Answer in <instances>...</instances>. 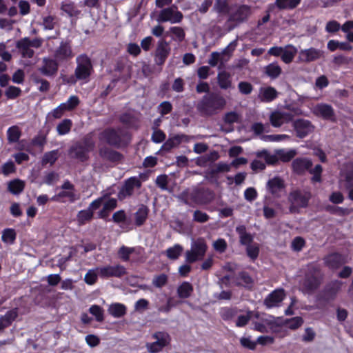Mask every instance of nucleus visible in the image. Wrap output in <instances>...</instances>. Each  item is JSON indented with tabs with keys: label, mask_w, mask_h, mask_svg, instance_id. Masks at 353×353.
<instances>
[{
	"label": "nucleus",
	"mask_w": 353,
	"mask_h": 353,
	"mask_svg": "<svg viewBox=\"0 0 353 353\" xmlns=\"http://www.w3.org/2000/svg\"><path fill=\"white\" fill-rule=\"evenodd\" d=\"M98 271H99V276L102 278L121 277L126 274L125 268L121 265L98 267Z\"/></svg>",
	"instance_id": "2eb2a0df"
},
{
	"label": "nucleus",
	"mask_w": 353,
	"mask_h": 353,
	"mask_svg": "<svg viewBox=\"0 0 353 353\" xmlns=\"http://www.w3.org/2000/svg\"><path fill=\"white\" fill-rule=\"evenodd\" d=\"M183 250V248L181 245L175 244L166 250V256L170 259L176 260L181 254Z\"/></svg>",
	"instance_id": "e433bc0d"
},
{
	"label": "nucleus",
	"mask_w": 353,
	"mask_h": 353,
	"mask_svg": "<svg viewBox=\"0 0 353 353\" xmlns=\"http://www.w3.org/2000/svg\"><path fill=\"white\" fill-rule=\"evenodd\" d=\"M151 139L153 142L159 143L165 139V134L161 130L155 129L152 134Z\"/></svg>",
	"instance_id": "0e129e2a"
},
{
	"label": "nucleus",
	"mask_w": 353,
	"mask_h": 353,
	"mask_svg": "<svg viewBox=\"0 0 353 353\" xmlns=\"http://www.w3.org/2000/svg\"><path fill=\"white\" fill-rule=\"evenodd\" d=\"M267 326L269 327L272 332H278V326L274 320L269 319H264L263 323H255L254 329L261 332H268Z\"/></svg>",
	"instance_id": "4be33fe9"
},
{
	"label": "nucleus",
	"mask_w": 353,
	"mask_h": 353,
	"mask_svg": "<svg viewBox=\"0 0 353 353\" xmlns=\"http://www.w3.org/2000/svg\"><path fill=\"white\" fill-rule=\"evenodd\" d=\"M168 276L165 274H161L154 277L152 284L157 288H161L166 284Z\"/></svg>",
	"instance_id": "e2e57ef3"
},
{
	"label": "nucleus",
	"mask_w": 353,
	"mask_h": 353,
	"mask_svg": "<svg viewBox=\"0 0 353 353\" xmlns=\"http://www.w3.org/2000/svg\"><path fill=\"white\" fill-rule=\"evenodd\" d=\"M98 276H99L98 268L89 270L85 275L84 281L88 285H93L97 281Z\"/></svg>",
	"instance_id": "a18cd8bd"
},
{
	"label": "nucleus",
	"mask_w": 353,
	"mask_h": 353,
	"mask_svg": "<svg viewBox=\"0 0 353 353\" xmlns=\"http://www.w3.org/2000/svg\"><path fill=\"white\" fill-rule=\"evenodd\" d=\"M141 186V181L139 178L133 176L125 180L118 193V199L123 201L131 196L135 190H139Z\"/></svg>",
	"instance_id": "6e6552de"
},
{
	"label": "nucleus",
	"mask_w": 353,
	"mask_h": 353,
	"mask_svg": "<svg viewBox=\"0 0 353 353\" xmlns=\"http://www.w3.org/2000/svg\"><path fill=\"white\" fill-rule=\"evenodd\" d=\"M72 121L70 119H64L57 127V132L59 135L68 134L71 128Z\"/></svg>",
	"instance_id": "de8ad7c7"
},
{
	"label": "nucleus",
	"mask_w": 353,
	"mask_h": 353,
	"mask_svg": "<svg viewBox=\"0 0 353 353\" xmlns=\"http://www.w3.org/2000/svg\"><path fill=\"white\" fill-rule=\"evenodd\" d=\"M21 90L19 88L16 86H10L6 91V96L8 99H14L20 95Z\"/></svg>",
	"instance_id": "69168bd1"
},
{
	"label": "nucleus",
	"mask_w": 353,
	"mask_h": 353,
	"mask_svg": "<svg viewBox=\"0 0 353 353\" xmlns=\"http://www.w3.org/2000/svg\"><path fill=\"white\" fill-rule=\"evenodd\" d=\"M296 134L299 138H304L313 132L314 126L306 119H297L293 123Z\"/></svg>",
	"instance_id": "4468645a"
},
{
	"label": "nucleus",
	"mask_w": 353,
	"mask_h": 353,
	"mask_svg": "<svg viewBox=\"0 0 353 353\" xmlns=\"http://www.w3.org/2000/svg\"><path fill=\"white\" fill-rule=\"evenodd\" d=\"M305 243V240L302 237L296 236L292 240L291 247L294 251L299 252L304 247Z\"/></svg>",
	"instance_id": "13d9d810"
},
{
	"label": "nucleus",
	"mask_w": 353,
	"mask_h": 353,
	"mask_svg": "<svg viewBox=\"0 0 353 353\" xmlns=\"http://www.w3.org/2000/svg\"><path fill=\"white\" fill-rule=\"evenodd\" d=\"M231 165L220 162L214 165L212 170V174H217L219 172H227L230 170Z\"/></svg>",
	"instance_id": "052dcab7"
},
{
	"label": "nucleus",
	"mask_w": 353,
	"mask_h": 353,
	"mask_svg": "<svg viewBox=\"0 0 353 353\" xmlns=\"http://www.w3.org/2000/svg\"><path fill=\"white\" fill-rule=\"evenodd\" d=\"M79 103V100L77 97L76 96H71L68 100L61 103V105H64L63 108L66 110H71L74 109Z\"/></svg>",
	"instance_id": "4d7b16f0"
},
{
	"label": "nucleus",
	"mask_w": 353,
	"mask_h": 353,
	"mask_svg": "<svg viewBox=\"0 0 353 353\" xmlns=\"http://www.w3.org/2000/svg\"><path fill=\"white\" fill-rule=\"evenodd\" d=\"M261 139L267 142H280L283 141L290 140V136L287 134H271L263 135Z\"/></svg>",
	"instance_id": "ea45409f"
},
{
	"label": "nucleus",
	"mask_w": 353,
	"mask_h": 353,
	"mask_svg": "<svg viewBox=\"0 0 353 353\" xmlns=\"http://www.w3.org/2000/svg\"><path fill=\"white\" fill-rule=\"evenodd\" d=\"M283 180L279 177L275 176L268 181L267 188L269 192L274 195H277L284 188Z\"/></svg>",
	"instance_id": "5701e85b"
},
{
	"label": "nucleus",
	"mask_w": 353,
	"mask_h": 353,
	"mask_svg": "<svg viewBox=\"0 0 353 353\" xmlns=\"http://www.w3.org/2000/svg\"><path fill=\"white\" fill-rule=\"evenodd\" d=\"M16 239V232L14 229H5L2 232L1 240L6 243L12 244Z\"/></svg>",
	"instance_id": "79ce46f5"
},
{
	"label": "nucleus",
	"mask_w": 353,
	"mask_h": 353,
	"mask_svg": "<svg viewBox=\"0 0 353 353\" xmlns=\"http://www.w3.org/2000/svg\"><path fill=\"white\" fill-rule=\"evenodd\" d=\"M214 8L219 13H228L229 12V6L225 0H216Z\"/></svg>",
	"instance_id": "864d4df0"
},
{
	"label": "nucleus",
	"mask_w": 353,
	"mask_h": 353,
	"mask_svg": "<svg viewBox=\"0 0 353 353\" xmlns=\"http://www.w3.org/2000/svg\"><path fill=\"white\" fill-rule=\"evenodd\" d=\"M89 311L95 316L97 321L101 322L103 320V310L100 306L93 305L90 307Z\"/></svg>",
	"instance_id": "5fc2aeb1"
},
{
	"label": "nucleus",
	"mask_w": 353,
	"mask_h": 353,
	"mask_svg": "<svg viewBox=\"0 0 353 353\" xmlns=\"http://www.w3.org/2000/svg\"><path fill=\"white\" fill-rule=\"evenodd\" d=\"M292 119V114L283 110L273 111L270 115V123L275 128H279L282 125L290 122Z\"/></svg>",
	"instance_id": "f8f14e48"
},
{
	"label": "nucleus",
	"mask_w": 353,
	"mask_h": 353,
	"mask_svg": "<svg viewBox=\"0 0 353 353\" xmlns=\"http://www.w3.org/2000/svg\"><path fill=\"white\" fill-rule=\"evenodd\" d=\"M183 14L177 10L176 6L164 8L161 10L158 15L157 21L159 22L170 21L172 23H179L183 19Z\"/></svg>",
	"instance_id": "9d476101"
},
{
	"label": "nucleus",
	"mask_w": 353,
	"mask_h": 353,
	"mask_svg": "<svg viewBox=\"0 0 353 353\" xmlns=\"http://www.w3.org/2000/svg\"><path fill=\"white\" fill-rule=\"evenodd\" d=\"M2 173L5 176H8L16 171L14 163L12 161H8L1 166Z\"/></svg>",
	"instance_id": "680f3d73"
},
{
	"label": "nucleus",
	"mask_w": 353,
	"mask_h": 353,
	"mask_svg": "<svg viewBox=\"0 0 353 353\" xmlns=\"http://www.w3.org/2000/svg\"><path fill=\"white\" fill-rule=\"evenodd\" d=\"M207 248V244L203 239L200 238L192 241L190 249L185 252V261L192 263L202 259L205 256Z\"/></svg>",
	"instance_id": "7ed1b4c3"
},
{
	"label": "nucleus",
	"mask_w": 353,
	"mask_h": 353,
	"mask_svg": "<svg viewBox=\"0 0 353 353\" xmlns=\"http://www.w3.org/2000/svg\"><path fill=\"white\" fill-rule=\"evenodd\" d=\"M238 313L236 308L223 307L221 310L220 314L222 319L225 321L232 319Z\"/></svg>",
	"instance_id": "09e8293b"
},
{
	"label": "nucleus",
	"mask_w": 353,
	"mask_h": 353,
	"mask_svg": "<svg viewBox=\"0 0 353 353\" xmlns=\"http://www.w3.org/2000/svg\"><path fill=\"white\" fill-rule=\"evenodd\" d=\"M320 281L316 271L310 274H307L301 284V290L305 292H309L315 290L319 285Z\"/></svg>",
	"instance_id": "a211bd4d"
},
{
	"label": "nucleus",
	"mask_w": 353,
	"mask_h": 353,
	"mask_svg": "<svg viewBox=\"0 0 353 353\" xmlns=\"http://www.w3.org/2000/svg\"><path fill=\"white\" fill-rule=\"evenodd\" d=\"M285 296V291L283 289H276L265 299L264 304L268 308L278 307Z\"/></svg>",
	"instance_id": "dca6fc26"
},
{
	"label": "nucleus",
	"mask_w": 353,
	"mask_h": 353,
	"mask_svg": "<svg viewBox=\"0 0 353 353\" xmlns=\"http://www.w3.org/2000/svg\"><path fill=\"white\" fill-rule=\"evenodd\" d=\"M168 53V50L166 48V46H159L157 50V55L156 60L157 62L159 64L163 63L165 57H167Z\"/></svg>",
	"instance_id": "3c124183"
},
{
	"label": "nucleus",
	"mask_w": 353,
	"mask_h": 353,
	"mask_svg": "<svg viewBox=\"0 0 353 353\" xmlns=\"http://www.w3.org/2000/svg\"><path fill=\"white\" fill-rule=\"evenodd\" d=\"M58 158V151L52 150L44 154L42 158V165L50 164L52 165L57 161Z\"/></svg>",
	"instance_id": "37998d69"
},
{
	"label": "nucleus",
	"mask_w": 353,
	"mask_h": 353,
	"mask_svg": "<svg viewBox=\"0 0 353 353\" xmlns=\"http://www.w3.org/2000/svg\"><path fill=\"white\" fill-rule=\"evenodd\" d=\"M134 252V248H129L125 246H122L119 252V256L123 261H128L129 259L130 255Z\"/></svg>",
	"instance_id": "6e6d98bb"
},
{
	"label": "nucleus",
	"mask_w": 353,
	"mask_h": 353,
	"mask_svg": "<svg viewBox=\"0 0 353 353\" xmlns=\"http://www.w3.org/2000/svg\"><path fill=\"white\" fill-rule=\"evenodd\" d=\"M25 188V183L20 179H14L8 183V190L13 194H18L23 192Z\"/></svg>",
	"instance_id": "2f4dec72"
},
{
	"label": "nucleus",
	"mask_w": 353,
	"mask_h": 353,
	"mask_svg": "<svg viewBox=\"0 0 353 353\" xmlns=\"http://www.w3.org/2000/svg\"><path fill=\"white\" fill-rule=\"evenodd\" d=\"M217 83L221 90H228L234 88L232 75L226 71H221L218 73Z\"/></svg>",
	"instance_id": "aec40b11"
},
{
	"label": "nucleus",
	"mask_w": 353,
	"mask_h": 353,
	"mask_svg": "<svg viewBox=\"0 0 353 353\" xmlns=\"http://www.w3.org/2000/svg\"><path fill=\"white\" fill-rule=\"evenodd\" d=\"M183 137H179V134H176L169 137V139L162 145L161 150L164 151H169L172 148L177 147L181 142Z\"/></svg>",
	"instance_id": "c756f323"
},
{
	"label": "nucleus",
	"mask_w": 353,
	"mask_h": 353,
	"mask_svg": "<svg viewBox=\"0 0 353 353\" xmlns=\"http://www.w3.org/2000/svg\"><path fill=\"white\" fill-rule=\"evenodd\" d=\"M77 66L75 70L76 78L79 80H86L91 74L92 66L90 59L84 54L77 59Z\"/></svg>",
	"instance_id": "0eeeda50"
},
{
	"label": "nucleus",
	"mask_w": 353,
	"mask_h": 353,
	"mask_svg": "<svg viewBox=\"0 0 353 353\" xmlns=\"http://www.w3.org/2000/svg\"><path fill=\"white\" fill-rule=\"evenodd\" d=\"M92 216V212L90 210H81L78 213L77 219L78 221L83 224L85 222L89 221Z\"/></svg>",
	"instance_id": "bf43d9fd"
},
{
	"label": "nucleus",
	"mask_w": 353,
	"mask_h": 353,
	"mask_svg": "<svg viewBox=\"0 0 353 353\" xmlns=\"http://www.w3.org/2000/svg\"><path fill=\"white\" fill-rule=\"evenodd\" d=\"M281 72V68L274 63L269 64L265 68V73L268 76L272 79H275L279 76Z\"/></svg>",
	"instance_id": "a19ab883"
},
{
	"label": "nucleus",
	"mask_w": 353,
	"mask_h": 353,
	"mask_svg": "<svg viewBox=\"0 0 353 353\" xmlns=\"http://www.w3.org/2000/svg\"><path fill=\"white\" fill-rule=\"evenodd\" d=\"M238 89L242 94H250L253 90L252 85L248 81H240L238 83Z\"/></svg>",
	"instance_id": "603ef678"
},
{
	"label": "nucleus",
	"mask_w": 353,
	"mask_h": 353,
	"mask_svg": "<svg viewBox=\"0 0 353 353\" xmlns=\"http://www.w3.org/2000/svg\"><path fill=\"white\" fill-rule=\"evenodd\" d=\"M325 262L330 268H337L339 265L345 263V259L338 253L329 254L325 258Z\"/></svg>",
	"instance_id": "393cba45"
},
{
	"label": "nucleus",
	"mask_w": 353,
	"mask_h": 353,
	"mask_svg": "<svg viewBox=\"0 0 353 353\" xmlns=\"http://www.w3.org/2000/svg\"><path fill=\"white\" fill-rule=\"evenodd\" d=\"M80 199V193L69 181H65L60 187V191L51 198L54 201L74 203Z\"/></svg>",
	"instance_id": "f03ea898"
},
{
	"label": "nucleus",
	"mask_w": 353,
	"mask_h": 353,
	"mask_svg": "<svg viewBox=\"0 0 353 353\" xmlns=\"http://www.w3.org/2000/svg\"><path fill=\"white\" fill-rule=\"evenodd\" d=\"M193 291L192 285L188 282H183L177 290L178 295L180 298H188Z\"/></svg>",
	"instance_id": "4c0bfd02"
},
{
	"label": "nucleus",
	"mask_w": 353,
	"mask_h": 353,
	"mask_svg": "<svg viewBox=\"0 0 353 353\" xmlns=\"http://www.w3.org/2000/svg\"><path fill=\"white\" fill-rule=\"evenodd\" d=\"M108 311L114 318H120L125 314L126 307L122 303H115L109 306Z\"/></svg>",
	"instance_id": "a878e982"
},
{
	"label": "nucleus",
	"mask_w": 353,
	"mask_h": 353,
	"mask_svg": "<svg viewBox=\"0 0 353 353\" xmlns=\"http://www.w3.org/2000/svg\"><path fill=\"white\" fill-rule=\"evenodd\" d=\"M296 52L293 46H274L269 50L270 54L281 56L282 60L286 63L292 61Z\"/></svg>",
	"instance_id": "9b49d317"
},
{
	"label": "nucleus",
	"mask_w": 353,
	"mask_h": 353,
	"mask_svg": "<svg viewBox=\"0 0 353 353\" xmlns=\"http://www.w3.org/2000/svg\"><path fill=\"white\" fill-rule=\"evenodd\" d=\"M17 316L16 310H10L0 317V330L8 327Z\"/></svg>",
	"instance_id": "7c9ffc66"
},
{
	"label": "nucleus",
	"mask_w": 353,
	"mask_h": 353,
	"mask_svg": "<svg viewBox=\"0 0 353 353\" xmlns=\"http://www.w3.org/2000/svg\"><path fill=\"white\" fill-rule=\"evenodd\" d=\"M312 112L316 117L325 120L335 119L334 111L332 107L327 103H319L311 108Z\"/></svg>",
	"instance_id": "ddd939ff"
},
{
	"label": "nucleus",
	"mask_w": 353,
	"mask_h": 353,
	"mask_svg": "<svg viewBox=\"0 0 353 353\" xmlns=\"http://www.w3.org/2000/svg\"><path fill=\"white\" fill-rule=\"evenodd\" d=\"M236 231L239 236L241 244L246 245L250 244L253 238L250 234L246 232V229L244 225H239L236 227Z\"/></svg>",
	"instance_id": "72a5a7b5"
},
{
	"label": "nucleus",
	"mask_w": 353,
	"mask_h": 353,
	"mask_svg": "<svg viewBox=\"0 0 353 353\" xmlns=\"http://www.w3.org/2000/svg\"><path fill=\"white\" fill-rule=\"evenodd\" d=\"M226 99L219 94L205 95L197 103L196 109L201 115L212 116L223 110Z\"/></svg>",
	"instance_id": "f257e3e1"
},
{
	"label": "nucleus",
	"mask_w": 353,
	"mask_h": 353,
	"mask_svg": "<svg viewBox=\"0 0 353 353\" xmlns=\"http://www.w3.org/2000/svg\"><path fill=\"white\" fill-rule=\"evenodd\" d=\"M126 133L123 130L108 129L101 133L99 139L101 141H105L110 145H119L125 139Z\"/></svg>",
	"instance_id": "1a4fd4ad"
},
{
	"label": "nucleus",
	"mask_w": 353,
	"mask_h": 353,
	"mask_svg": "<svg viewBox=\"0 0 353 353\" xmlns=\"http://www.w3.org/2000/svg\"><path fill=\"white\" fill-rule=\"evenodd\" d=\"M39 70L46 77L54 76L58 70V63L53 59L45 58Z\"/></svg>",
	"instance_id": "6ab92c4d"
},
{
	"label": "nucleus",
	"mask_w": 353,
	"mask_h": 353,
	"mask_svg": "<svg viewBox=\"0 0 353 353\" xmlns=\"http://www.w3.org/2000/svg\"><path fill=\"white\" fill-rule=\"evenodd\" d=\"M32 81L34 83L39 85L38 89L41 92H46L49 90L50 84L46 79H41L38 76L33 74L32 76Z\"/></svg>",
	"instance_id": "8fccbe9b"
},
{
	"label": "nucleus",
	"mask_w": 353,
	"mask_h": 353,
	"mask_svg": "<svg viewBox=\"0 0 353 353\" xmlns=\"http://www.w3.org/2000/svg\"><path fill=\"white\" fill-rule=\"evenodd\" d=\"M56 57L58 59H63L72 56L70 46H60L56 52Z\"/></svg>",
	"instance_id": "c03bdc74"
},
{
	"label": "nucleus",
	"mask_w": 353,
	"mask_h": 353,
	"mask_svg": "<svg viewBox=\"0 0 353 353\" xmlns=\"http://www.w3.org/2000/svg\"><path fill=\"white\" fill-rule=\"evenodd\" d=\"M25 72L23 70L19 69L14 72L12 77V81L17 84H22L24 81Z\"/></svg>",
	"instance_id": "338daca9"
},
{
	"label": "nucleus",
	"mask_w": 353,
	"mask_h": 353,
	"mask_svg": "<svg viewBox=\"0 0 353 353\" xmlns=\"http://www.w3.org/2000/svg\"><path fill=\"white\" fill-rule=\"evenodd\" d=\"M148 214V210L147 207L141 205L134 214L136 225L138 226L143 225L147 219Z\"/></svg>",
	"instance_id": "f704fd0d"
},
{
	"label": "nucleus",
	"mask_w": 353,
	"mask_h": 353,
	"mask_svg": "<svg viewBox=\"0 0 353 353\" xmlns=\"http://www.w3.org/2000/svg\"><path fill=\"white\" fill-rule=\"evenodd\" d=\"M259 252V246L256 244H249L247 247V254L252 259L257 258Z\"/></svg>",
	"instance_id": "774afa93"
},
{
	"label": "nucleus",
	"mask_w": 353,
	"mask_h": 353,
	"mask_svg": "<svg viewBox=\"0 0 353 353\" xmlns=\"http://www.w3.org/2000/svg\"><path fill=\"white\" fill-rule=\"evenodd\" d=\"M103 209L100 212V216L102 218H105L108 216L109 212L117 207V201L115 199L111 198L105 199L103 197Z\"/></svg>",
	"instance_id": "bb28decb"
},
{
	"label": "nucleus",
	"mask_w": 353,
	"mask_h": 353,
	"mask_svg": "<svg viewBox=\"0 0 353 353\" xmlns=\"http://www.w3.org/2000/svg\"><path fill=\"white\" fill-rule=\"evenodd\" d=\"M320 56V52L313 48L301 50L299 53V59L303 61H311Z\"/></svg>",
	"instance_id": "cd10ccee"
},
{
	"label": "nucleus",
	"mask_w": 353,
	"mask_h": 353,
	"mask_svg": "<svg viewBox=\"0 0 353 353\" xmlns=\"http://www.w3.org/2000/svg\"><path fill=\"white\" fill-rule=\"evenodd\" d=\"M276 154H278L279 160L288 162L296 156V150L295 149H279L276 150Z\"/></svg>",
	"instance_id": "473e14b6"
},
{
	"label": "nucleus",
	"mask_w": 353,
	"mask_h": 353,
	"mask_svg": "<svg viewBox=\"0 0 353 353\" xmlns=\"http://www.w3.org/2000/svg\"><path fill=\"white\" fill-rule=\"evenodd\" d=\"M301 0H276V4L280 9L294 8Z\"/></svg>",
	"instance_id": "49530a36"
},
{
	"label": "nucleus",
	"mask_w": 353,
	"mask_h": 353,
	"mask_svg": "<svg viewBox=\"0 0 353 353\" xmlns=\"http://www.w3.org/2000/svg\"><path fill=\"white\" fill-rule=\"evenodd\" d=\"M21 136V130L17 125H12L7 130V139L9 143L18 142Z\"/></svg>",
	"instance_id": "c85d7f7f"
},
{
	"label": "nucleus",
	"mask_w": 353,
	"mask_h": 353,
	"mask_svg": "<svg viewBox=\"0 0 353 353\" xmlns=\"http://www.w3.org/2000/svg\"><path fill=\"white\" fill-rule=\"evenodd\" d=\"M277 91L271 86L262 87L259 90V98L263 102L272 101L277 97Z\"/></svg>",
	"instance_id": "412c9836"
},
{
	"label": "nucleus",
	"mask_w": 353,
	"mask_h": 353,
	"mask_svg": "<svg viewBox=\"0 0 353 353\" xmlns=\"http://www.w3.org/2000/svg\"><path fill=\"white\" fill-rule=\"evenodd\" d=\"M61 9L67 13L70 17H75L80 13V11L76 8V6L73 2L63 3L61 4Z\"/></svg>",
	"instance_id": "58836bf2"
},
{
	"label": "nucleus",
	"mask_w": 353,
	"mask_h": 353,
	"mask_svg": "<svg viewBox=\"0 0 353 353\" xmlns=\"http://www.w3.org/2000/svg\"><path fill=\"white\" fill-rule=\"evenodd\" d=\"M312 163L308 159L299 158L292 162V168L294 172L302 173L305 170H309Z\"/></svg>",
	"instance_id": "b1692460"
},
{
	"label": "nucleus",
	"mask_w": 353,
	"mask_h": 353,
	"mask_svg": "<svg viewBox=\"0 0 353 353\" xmlns=\"http://www.w3.org/2000/svg\"><path fill=\"white\" fill-rule=\"evenodd\" d=\"M154 342L147 343L145 347L149 353H157L170 345L171 337L166 332H156L152 335Z\"/></svg>",
	"instance_id": "20e7f679"
},
{
	"label": "nucleus",
	"mask_w": 353,
	"mask_h": 353,
	"mask_svg": "<svg viewBox=\"0 0 353 353\" xmlns=\"http://www.w3.org/2000/svg\"><path fill=\"white\" fill-rule=\"evenodd\" d=\"M94 142L88 138H86L83 143H77L72 145L70 150L71 157L84 161L88 159V154L94 148Z\"/></svg>",
	"instance_id": "39448f33"
},
{
	"label": "nucleus",
	"mask_w": 353,
	"mask_h": 353,
	"mask_svg": "<svg viewBox=\"0 0 353 353\" xmlns=\"http://www.w3.org/2000/svg\"><path fill=\"white\" fill-rule=\"evenodd\" d=\"M258 157L263 158L269 164H274L279 161V157L275 150L274 154H271L267 150L259 151L256 154Z\"/></svg>",
	"instance_id": "c9c22d12"
},
{
	"label": "nucleus",
	"mask_w": 353,
	"mask_h": 353,
	"mask_svg": "<svg viewBox=\"0 0 353 353\" xmlns=\"http://www.w3.org/2000/svg\"><path fill=\"white\" fill-rule=\"evenodd\" d=\"M310 198V194L305 191L294 190L290 192L288 200L291 203L290 210L296 212L299 208L306 207Z\"/></svg>",
	"instance_id": "423d86ee"
},
{
	"label": "nucleus",
	"mask_w": 353,
	"mask_h": 353,
	"mask_svg": "<svg viewBox=\"0 0 353 353\" xmlns=\"http://www.w3.org/2000/svg\"><path fill=\"white\" fill-rule=\"evenodd\" d=\"M251 12L250 6L247 5L239 6L231 13L228 21L243 22L248 18Z\"/></svg>",
	"instance_id": "f3484780"
}]
</instances>
